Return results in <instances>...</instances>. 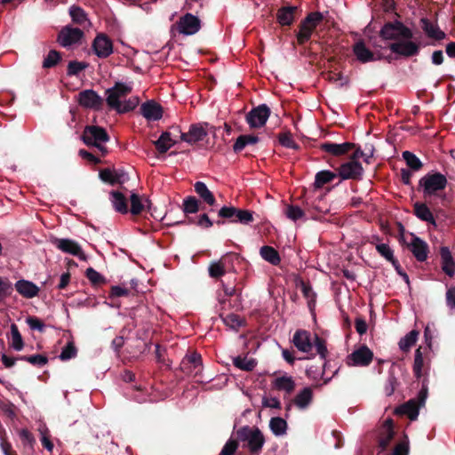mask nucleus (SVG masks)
I'll use <instances>...</instances> for the list:
<instances>
[{
  "instance_id": "obj_1",
  "label": "nucleus",
  "mask_w": 455,
  "mask_h": 455,
  "mask_svg": "<svg viewBox=\"0 0 455 455\" xmlns=\"http://www.w3.org/2000/svg\"><path fill=\"white\" fill-rule=\"evenodd\" d=\"M132 92V88L123 83L117 82L116 84L106 91L107 104L109 108L116 109L118 113H127L133 110L139 100L137 98L126 100L124 104L121 103L120 98L128 95Z\"/></svg>"
},
{
  "instance_id": "obj_2",
  "label": "nucleus",
  "mask_w": 455,
  "mask_h": 455,
  "mask_svg": "<svg viewBox=\"0 0 455 455\" xmlns=\"http://www.w3.org/2000/svg\"><path fill=\"white\" fill-rule=\"evenodd\" d=\"M81 140L88 147H94L101 156H105L108 150L104 143L110 140L106 129L98 125H86L81 135Z\"/></svg>"
},
{
  "instance_id": "obj_3",
  "label": "nucleus",
  "mask_w": 455,
  "mask_h": 455,
  "mask_svg": "<svg viewBox=\"0 0 455 455\" xmlns=\"http://www.w3.org/2000/svg\"><path fill=\"white\" fill-rule=\"evenodd\" d=\"M236 438L251 454H259L265 443V437L259 427L243 426L237 429Z\"/></svg>"
},
{
  "instance_id": "obj_4",
  "label": "nucleus",
  "mask_w": 455,
  "mask_h": 455,
  "mask_svg": "<svg viewBox=\"0 0 455 455\" xmlns=\"http://www.w3.org/2000/svg\"><path fill=\"white\" fill-rule=\"evenodd\" d=\"M447 183L445 175L438 172H429L419 180L418 190L422 191L424 198H427L444 190Z\"/></svg>"
},
{
  "instance_id": "obj_5",
  "label": "nucleus",
  "mask_w": 455,
  "mask_h": 455,
  "mask_svg": "<svg viewBox=\"0 0 455 455\" xmlns=\"http://www.w3.org/2000/svg\"><path fill=\"white\" fill-rule=\"evenodd\" d=\"M427 395V387L423 386L416 398L405 402L397 407L395 412L398 415H406L411 420H416L419 416V409L426 403Z\"/></svg>"
},
{
  "instance_id": "obj_6",
  "label": "nucleus",
  "mask_w": 455,
  "mask_h": 455,
  "mask_svg": "<svg viewBox=\"0 0 455 455\" xmlns=\"http://www.w3.org/2000/svg\"><path fill=\"white\" fill-rule=\"evenodd\" d=\"M379 36L384 40L411 39L413 33L403 22L395 20L385 23L379 31Z\"/></svg>"
},
{
  "instance_id": "obj_7",
  "label": "nucleus",
  "mask_w": 455,
  "mask_h": 455,
  "mask_svg": "<svg viewBox=\"0 0 455 455\" xmlns=\"http://www.w3.org/2000/svg\"><path fill=\"white\" fill-rule=\"evenodd\" d=\"M323 20V15L320 12H309L299 24V31L297 33L298 44L302 45L311 38L313 31Z\"/></svg>"
},
{
  "instance_id": "obj_8",
  "label": "nucleus",
  "mask_w": 455,
  "mask_h": 455,
  "mask_svg": "<svg viewBox=\"0 0 455 455\" xmlns=\"http://www.w3.org/2000/svg\"><path fill=\"white\" fill-rule=\"evenodd\" d=\"M337 176L340 180H362L363 178L364 170L359 161L347 160L341 164L339 167L335 168Z\"/></svg>"
},
{
  "instance_id": "obj_9",
  "label": "nucleus",
  "mask_w": 455,
  "mask_h": 455,
  "mask_svg": "<svg viewBox=\"0 0 455 455\" xmlns=\"http://www.w3.org/2000/svg\"><path fill=\"white\" fill-rule=\"evenodd\" d=\"M209 124L207 123H197L193 124L189 126L188 132H182L179 126L172 127L178 133L180 134V140L190 145H194L197 142L203 141L208 135L206 127Z\"/></svg>"
},
{
  "instance_id": "obj_10",
  "label": "nucleus",
  "mask_w": 455,
  "mask_h": 455,
  "mask_svg": "<svg viewBox=\"0 0 455 455\" xmlns=\"http://www.w3.org/2000/svg\"><path fill=\"white\" fill-rule=\"evenodd\" d=\"M270 114V108L266 104H260L258 107L252 108L247 113L245 120L250 128H261L266 124Z\"/></svg>"
},
{
  "instance_id": "obj_11",
  "label": "nucleus",
  "mask_w": 455,
  "mask_h": 455,
  "mask_svg": "<svg viewBox=\"0 0 455 455\" xmlns=\"http://www.w3.org/2000/svg\"><path fill=\"white\" fill-rule=\"evenodd\" d=\"M180 370L187 375L196 377L203 371L202 356L196 351L187 354L180 363Z\"/></svg>"
},
{
  "instance_id": "obj_12",
  "label": "nucleus",
  "mask_w": 455,
  "mask_h": 455,
  "mask_svg": "<svg viewBox=\"0 0 455 455\" xmlns=\"http://www.w3.org/2000/svg\"><path fill=\"white\" fill-rule=\"evenodd\" d=\"M410 235L411 242H406L403 246L407 247L419 262L426 261L429 253L427 243L413 233H410Z\"/></svg>"
},
{
  "instance_id": "obj_13",
  "label": "nucleus",
  "mask_w": 455,
  "mask_h": 455,
  "mask_svg": "<svg viewBox=\"0 0 455 455\" xmlns=\"http://www.w3.org/2000/svg\"><path fill=\"white\" fill-rule=\"evenodd\" d=\"M84 36L82 29L67 25L59 32L57 42L63 47H69L79 43Z\"/></svg>"
},
{
  "instance_id": "obj_14",
  "label": "nucleus",
  "mask_w": 455,
  "mask_h": 455,
  "mask_svg": "<svg viewBox=\"0 0 455 455\" xmlns=\"http://www.w3.org/2000/svg\"><path fill=\"white\" fill-rule=\"evenodd\" d=\"M176 27L180 34L192 36L200 30L201 20L198 17L188 12L180 18Z\"/></svg>"
},
{
  "instance_id": "obj_15",
  "label": "nucleus",
  "mask_w": 455,
  "mask_h": 455,
  "mask_svg": "<svg viewBox=\"0 0 455 455\" xmlns=\"http://www.w3.org/2000/svg\"><path fill=\"white\" fill-rule=\"evenodd\" d=\"M372 360V351L366 345H363L347 357V363L349 366H368Z\"/></svg>"
},
{
  "instance_id": "obj_16",
  "label": "nucleus",
  "mask_w": 455,
  "mask_h": 455,
  "mask_svg": "<svg viewBox=\"0 0 455 455\" xmlns=\"http://www.w3.org/2000/svg\"><path fill=\"white\" fill-rule=\"evenodd\" d=\"M52 243L63 252L74 255L81 260H86V255L83 251L81 246L74 240L53 237L52 239Z\"/></svg>"
},
{
  "instance_id": "obj_17",
  "label": "nucleus",
  "mask_w": 455,
  "mask_h": 455,
  "mask_svg": "<svg viewBox=\"0 0 455 455\" xmlns=\"http://www.w3.org/2000/svg\"><path fill=\"white\" fill-rule=\"evenodd\" d=\"M388 48L393 53L405 58L416 56L419 52V45L411 39H403V41L391 43Z\"/></svg>"
},
{
  "instance_id": "obj_18",
  "label": "nucleus",
  "mask_w": 455,
  "mask_h": 455,
  "mask_svg": "<svg viewBox=\"0 0 455 455\" xmlns=\"http://www.w3.org/2000/svg\"><path fill=\"white\" fill-rule=\"evenodd\" d=\"M92 48L100 59H106L113 53V42L105 34H98L92 41Z\"/></svg>"
},
{
  "instance_id": "obj_19",
  "label": "nucleus",
  "mask_w": 455,
  "mask_h": 455,
  "mask_svg": "<svg viewBox=\"0 0 455 455\" xmlns=\"http://www.w3.org/2000/svg\"><path fill=\"white\" fill-rule=\"evenodd\" d=\"M78 103L86 108L100 109L103 105V100L95 91L88 89L79 92Z\"/></svg>"
},
{
  "instance_id": "obj_20",
  "label": "nucleus",
  "mask_w": 455,
  "mask_h": 455,
  "mask_svg": "<svg viewBox=\"0 0 455 455\" xmlns=\"http://www.w3.org/2000/svg\"><path fill=\"white\" fill-rule=\"evenodd\" d=\"M353 52L356 59L362 63L371 62L383 58L381 54H378L376 56L374 52L366 47L365 43L363 40L357 41L353 45Z\"/></svg>"
},
{
  "instance_id": "obj_21",
  "label": "nucleus",
  "mask_w": 455,
  "mask_h": 455,
  "mask_svg": "<svg viewBox=\"0 0 455 455\" xmlns=\"http://www.w3.org/2000/svg\"><path fill=\"white\" fill-rule=\"evenodd\" d=\"M235 256L236 255L235 253H227L226 255L222 256L220 260L211 262L208 267L209 275L214 279H219L220 277L223 276L227 272V265Z\"/></svg>"
},
{
  "instance_id": "obj_22",
  "label": "nucleus",
  "mask_w": 455,
  "mask_h": 455,
  "mask_svg": "<svg viewBox=\"0 0 455 455\" xmlns=\"http://www.w3.org/2000/svg\"><path fill=\"white\" fill-rule=\"evenodd\" d=\"M355 148V144L352 142H344L337 144L333 142H323L319 145L320 150L329 153L334 156H341L347 154L350 150Z\"/></svg>"
},
{
  "instance_id": "obj_23",
  "label": "nucleus",
  "mask_w": 455,
  "mask_h": 455,
  "mask_svg": "<svg viewBox=\"0 0 455 455\" xmlns=\"http://www.w3.org/2000/svg\"><path fill=\"white\" fill-rule=\"evenodd\" d=\"M200 210V202L195 196H187L182 204V211L185 214V220H180L176 222H167V226H174V225H181L187 224L188 221L189 214L196 213Z\"/></svg>"
},
{
  "instance_id": "obj_24",
  "label": "nucleus",
  "mask_w": 455,
  "mask_h": 455,
  "mask_svg": "<svg viewBox=\"0 0 455 455\" xmlns=\"http://www.w3.org/2000/svg\"><path fill=\"white\" fill-rule=\"evenodd\" d=\"M163 112L162 106L154 100H148L140 106V114L149 121L160 120Z\"/></svg>"
},
{
  "instance_id": "obj_25",
  "label": "nucleus",
  "mask_w": 455,
  "mask_h": 455,
  "mask_svg": "<svg viewBox=\"0 0 455 455\" xmlns=\"http://www.w3.org/2000/svg\"><path fill=\"white\" fill-rule=\"evenodd\" d=\"M420 26L424 33L430 39L435 41H442L446 38V34L440 29L437 24H434L427 18L420 19Z\"/></svg>"
},
{
  "instance_id": "obj_26",
  "label": "nucleus",
  "mask_w": 455,
  "mask_h": 455,
  "mask_svg": "<svg viewBox=\"0 0 455 455\" xmlns=\"http://www.w3.org/2000/svg\"><path fill=\"white\" fill-rule=\"evenodd\" d=\"M394 436V421L392 419H387L382 425L379 437V446L381 448V451H385L389 446Z\"/></svg>"
},
{
  "instance_id": "obj_27",
  "label": "nucleus",
  "mask_w": 455,
  "mask_h": 455,
  "mask_svg": "<svg viewBox=\"0 0 455 455\" xmlns=\"http://www.w3.org/2000/svg\"><path fill=\"white\" fill-rule=\"evenodd\" d=\"M292 343L303 353H308L313 347V342L310 339V333L305 330H298L295 331Z\"/></svg>"
},
{
  "instance_id": "obj_28",
  "label": "nucleus",
  "mask_w": 455,
  "mask_h": 455,
  "mask_svg": "<svg viewBox=\"0 0 455 455\" xmlns=\"http://www.w3.org/2000/svg\"><path fill=\"white\" fill-rule=\"evenodd\" d=\"M440 257L442 270L450 277L455 275V259H453L450 249L446 246L440 248Z\"/></svg>"
},
{
  "instance_id": "obj_29",
  "label": "nucleus",
  "mask_w": 455,
  "mask_h": 455,
  "mask_svg": "<svg viewBox=\"0 0 455 455\" xmlns=\"http://www.w3.org/2000/svg\"><path fill=\"white\" fill-rule=\"evenodd\" d=\"M297 6H283L277 10L276 20L281 26H291L295 20Z\"/></svg>"
},
{
  "instance_id": "obj_30",
  "label": "nucleus",
  "mask_w": 455,
  "mask_h": 455,
  "mask_svg": "<svg viewBox=\"0 0 455 455\" xmlns=\"http://www.w3.org/2000/svg\"><path fill=\"white\" fill-rule=\"evenodd\" d=\"M14 287L22 297L27 299L34 298L39 292V288L34 283L24 279L17 281Z\"/></svg>"
},
{
  "instance_id": "obj_31",
  "label": "nucleus",
  "mask_w": 455,
  "mask_h": 455,
  "mask_svg": "<svg viewBox=\"0 0 455 455\" xmlns=\"http://www.w3.org/2000/svg\"><path fill=\"white\" fill-rule=\"evenodd\" d=\"M109 196L112 206L116 212L121 214L129 212L128 200L122 192L112 190Z\"/></svg>"
},
{
  "instance_id": "obj_32",
  "label": "nucleus",
  "mask_w": 455,
  "mask_h": 455,
  "mask_svg": "<svg viewBox=\"0 0 455 455\" xmlns=\"http://www.w3.org/2000/svg\"><path fill=\"white\" fill-rule=\"evenodd\" d=\"M413 213L420 220L436 226L435 217L426 204L416 202L413 204Z\"/></svg>"
},
{
  "instance_id": "obj_33",
  "label": "nucleus",
  "mask_w": 455,
  "mask_h": 455,
  "mask_svg": "<svg viewBox=\"0 0 455 455\" xmlns=\"http://www.w3.org/2000/svg\"><path fill=\"white\" fill-rule=\"evenodd\" d=\"M313 400V390L311 387H304L294 397L292 403L301 410H304L309 406Z\"/></svg>"
},
{
  "instance_id": "obj_34",
  "label": "nucleus",
  "mask_w": 455,
  "mask_h": 455,
  "mask_svg": "<svg viewBox=\"0 0 455 455\" xmlns=\"http://www.w3.org/2000/svg\"><path fill=\"white\" fill-rule=\"evenodd\" d=\"M195 192L199 197L207 204L213 206L216 204V199L212 191L209 190L205 183L196 181L194 185Z\"/></svg>"
},
{
  "instance_id": "obj_35",
  "label": "nucleus",
  "mask_w": 455,
  "mask_h": 455,
  "mask_svg": "<svg viewBox=\"0 0 455 455\" xmlns=\"http://www.w3.org/2000/svg\"><path fill=\"white\" fill-rule=\"evenodd\" d=\"M295 381L290 376H282L275 379L273 387L277 390H283L288 395L291 394L295 389Z\"/></svg>"
},
{
  "instance_id": "obj_36",
  "label": "nucleus",
  "mask_w": 455,
  "mask_h": 455,
  "mask_svg": "<svg viewBox=\"0 0 455 455\" xmlns=\"http://www.w3.org/2000/svg\"><path fill=\"white\" fill-rule=\"evenodd\" d=\"M259 141V138L257 135H240L233 146V150L235 153H240L245 147L255 145Z\"/></svg>"
},
{
  "instance_id": "obj_37",
  "label": "nucleus",
  "mask_w": 455,
  "mask_h": 455,
  "mask_svg": "<svg viewBox=\"0 0 455 455\" xmlns=\"http://www.w3.org/2000/svg\"><path fill=\"white\" fill-rule=\"evenodd\" d=\"M259 254L263 259L274 266H277L281 262L279 252L272 246H262L259 250Z\"/></svg>"
},
{
  "instance_id": "obj_38",
  "label": "nucleus",
  "mask_w": 455,
  "mask_h": 455,
  "mask_svg": "<svg viewBox=\"0 0 455 455\" xmlns=\"http://www.w3.org/2000/svg\"><path fill=\"white\" fill-rule=\"evenodd\" d=\"M69 15L72 21L76 25L84 26L87 22H89L85 11L80 6L72 5L69 8Z\"/></svg>"
},
{
  "instance_id": "obj_39",
  "label": "nucleus",
  "mask_w": 455,
  "mask_h": 455,
  "mask_svg": "<svg viewBox=\"0 0 455 455\" xmlns=\"http://www.w3.org/2000/svg\"><path fill=\"white\" fill-rule=\"evenodd\" d=\"M419 331L411 330L398 343L399 348L403 352H408L410 348L416 343L419 337Z\"/></svg>"
},
{
  "instance_id": "obj_40",
  "label": "nucleus",
  "mask_w": 455,
  "mask_h": 455,
  "mask_svg": "<svg viewBox=\"0 0 455 455\" xmlns=\"http://www.w3.org/2000/svg\"><path fill=\"white\" fill-rule=\"evenodd\" d=\"M131 208L129 212L133 216H138L145 210V204L142 197L137 193H132L130 196Z\"/></svg>"
},
{
  "instance_id": "obj_41",
  "label": "nucleus",
  "mask_w": 455,
  "mask_h": 455,
  "mask_svg": "<svg viewBox=\"0 0 455 455\" xmlns=\"http://www.w3.org/2000/svg\"><path fill=\"white\" fill-rule=\"evenodd\" d=\"M299 287L303 296L307 299V306L312 310L315 304L316 294L314 292L311 284L308 282L301 280Z\"/></svg>"
},
{
  "instance_id": "obj_42",
  "label": "nucleus",
  "mask_w": 455,
  "mask_h": 455,
  "mask_svg": "<svg viewBox=\"0 0 455 455\" xmlns=\"http://www.w3.org/2000/svg\"><path fill=\"white\" fill-rule=\"evenodd\" d=\"M269 427L275 435H283L287 430V422L280 417H274L269 421Z\"/></svg>"
},
{
  "instance_id": "obj_43",
  "label": "nucleus",
  "mask_w": 455,
  "mask_h": 455,
  "mask_svg": "<svg viewBox=\"0 0 455 455\" xmlns=\"http://www.w3.org/2000/svg\"><path fill=\"white\" fill-rule=\"evenodd\" d=\"M337 176V172L331 171H321L315 174V187L317 188H322L323 185L332 181Z\"/></svg>"
},
{
  "instance_id": "obj_44",
  "label": "nucleus",
  "mask_w": 455,
  "mask_h": 455,
  "mask_svg": "<svg viewBox=\"0 0 455 455\" xmlns=\"http://www.w3.org/2000/svg\"><path fill=\"white\" fill-rule=\"evenodd\" d=\"M220 316L222 318L223 323L227 326L234 330H237L241 326L245 325V320L242 319L238 315L231 313L224 316L222 314H220Z\"/></svg>"
},
{
  "instance_id": "obj_45",
  "label": "nucleus",
  "mask_w": 455,
  "mask_h": 455,
  "mask_svg": "<svg viewBox=\"0 0 455 455\" xmlns=\"http://www.w3.org/2000/svg\"><path fill=\"white\" fill-rule=\"evenodd\" d=\"M12 347L16 351H21L24 347V341L17 324H11Z\"/></svg>"
},
{
  "instance_id": "obj_46",
  "label": "nucleus",
  "mask_w": 455,
  "mask_h": 455,
  "mask_svg": "<svg viewBox=\"0 0 455 455\" xmlns=\"http://www.w3.org/2000/svg\"><path fill=\"white\" fill-rule=\"evenodd\" d=\"M279 143L286 148L294 150H299L300 146L292 139V134L290 131L281 132L277 136Z\"/></svg>"
},
{
  "instance_id": "obj_47",
  "label": "nucleus",
  "mask_w": 455,
  "mask_h": 455,
  "mask_svg": "<svg viewBox=\"0 0 455 455\" xmlns=\"http://www.w3.org/2000/svg\"><path fill=\"white\" fill-rule=\"evenodd\" d=\"M403 157L411 171H419L423 166L419 158L410 151L403 152Z\"/></svg>"
},
{
  "instance_id": "obj_48",
  "label": "nucleus",
  "mask_w": 455,
  "mask_h": 455,
  "mask_svg": "<svg viewBox=\"0 0 455 455\" xmlns=\"http://www.w3.org/2000/svg\"><path fill=\"white\" fill-rule=\"evenodd\" d=\"M85 276L93 286H100L107 283V279L100 273L96 271L93 267H88L85 272Z\"/></svg>"
},
{
  "instance_id": "obj_49",
  "label": "nucleus",
  "mask_w": 455,
  "mask_h": 455,
  "mask_svg": "<svg viewBox=\"0 0 455 455\" xmlns=\"http://www.w3.org/2000/svg\"><path fill=\"white\" fill-rule=\"evenodd\" d=\"M0 411L12 420L17 417V407L9 400H0Z\"/></svg>"
},
{
  "instance_id": "obj_50",
  "label": "nucleus",
  "mask_w": 455,
  "mask_h": 455,
  "mask_svg": "<svg viewBox=\"0 0 455 455\" xmlns=\"http://www.w3.org/2000/svg\"><path fill=\"white\" fill-rule=\"evenodd\" d=\"M236 218L235 223L249 225L254 221L253 212L236 208Z\"/></svg>"
},
{
  "instance_id": "obj_51",
  "label": "nucleus",
  "mask_w": 455,
  "mask_h": 455,
  "mask_svg": "<svg viewBox=\"0 0 455 455\" xmlns=\"http://www.w3.org/2000/svg\"><path fill=\"white\" fill-rule=\"evenodd\" d=\"M61 60V54L56 50H51L44 59L43 68H52Z\"/></svg>"
},
{
  "instance_id": "obj_52",
  "label": "nucleus",
  "mask_w": 455,
  "mask_h": 455,
  "mask_svg": "<svg viewBox=\"0 0 455 455\" xmlns=\"http://www.w3.org/2000/svg\"><path fill=\"white\" fill-rule=\"evenodd\" d=\"M18 359L26 361L33 365L39 367L44 366L48 363V358L45 355L40 354L31 355H20L18 357Z\"/></svg>"
},
{
  "instance_id": "obj_53",
  "label": "nucleus",
  "mask_w": 455,
  "mask_h": 455,
  "mask_svg": "<svg viewBox=\"0 0 455 455\" xmlns=\"http://www.w3.org/2000/svg\"><path fill=\"white\" fill-rule=\"evenodd\" d=\"M398 386H399V381L395 375L394 370L390 369L388 371L387 384L385 386L386 395H387V396L392 395Z\"/></svg>"
},
{
  "instance_id": "obj_54",
  "label": "nucleus",
  "mask_w": 455,
  "mask_h": 455,
  "mask_svg": "<svg viewBox=\"0 0 455 455\" xmlns=\"http://www.w3.org/2000/svg\"><path fill=\"white\" fill-rule=\"evenodd\" d=\"M89 66L86 62L71 60L68 64L67 74L69 76H77L81 71L87 68Z\"/></svg>"
},
{
  "instance_id": "obj_55",
  "label": "nucleus",
  "mask_w": 455,
  "mask_h": 455,
  "mask_svg": "<svg viewBox=\"0 0 455 455\" xmlns=\"http://www.w3.org/2000/svg\"><path fill=\"white\" fill-rule=\"evenodd\" d=\"M256 362L253 359H246L241 356H237L234 359V365L243 371H252L256 366Z\"/></svg>"
},
{
  "instance_id": "obj_56",
  "label": "nucleus",
  "mask_w": 455,
  "mask_h": 455,
  "mask_svg": "<svg viewBox=\"0 0 455 455\" xmlns=\"http://www.w3.org/2000/svg\"><path fill=\"white\" fill-rule=\"evenodd\" d=\"M424 365L423 355L421 353V347H419L415 351L413 372L416 378H420L422 375V368Z\"/></svg>"
},
{
  "instance_id": "obj_57",
  "label": "nucleus",
  "mask_w": 455,
  "mask_h": 455,
  "mask_svg": "<svg viewBox=\"0 0 455 455\" xmlns=\"http://www.w3.org/2000/svg\"><path fill=\"white\" fill-rule=\"evenodd\" d=\"M285 215L287 216L288 219L296 221L298 220L302 219L305 215V212L300 207L293 204H289L285 209Z\"/></svg>"
},
{
  "instance_id": "obj_58",
  "label": "nucleus",
  "mask_w": 455,
  "mask_h": 455,
  "mask_svg": "<svg viewBox=\"0 0 455 455\" xmlns=\"http://www.w3.org/2000/svg\"><path fill=\"white\" fill-rule=\"evenodd\" d=\"M236 207L235 206H223L218 212V216L220 219L228 220L232 223H235V219L236 218Z\"/></svg>"
},
{
  "instance_id": "obj_59",
  "label": "nucleus",
  "mask_w": 455,
  "mask_h": 455,
  "mask_svg": "<svg viewBox=\"0 0 455 455\" xmlns=\"http://www.w3.org/2000/svg\"><path fill=\"white\" fill-rule=\"evenodd\" d=\"M187 224H196L204 228H209L212 227L213 222L210 220L209 216L206 213L201 214L197 220L193 217H188V221Z\"/></svg>"
},
{
  "instance_id": "obj_60",
  "label": "nucleus",
  "mask_w": 455,
  "mask_h": 455,
  "mask_svg": "<svg viewBox=\"0 0 455 455\" xmlns=\"http://www.w3.org/2000/svg\"><path fill=\"white\" fill-rule=\"evenodd\" d=\"M100 179L107 184L115 186L116 185V180L115 177V169L104 168L100 170L99 172Z\"/></svg>"
},
{
  "instance_id": "obj_61",
  "label": "nucleus",
  "mask_w": 455,
  "mask_h": 455,
  "mask_svg": "<svg viewBox=\"0 0 455 455\" xmlns=\"http://www.w3.org/2000/svg\"><path fill=\"white\" fill-rule=\"evenodd\" d=\"M409 451V438L406 435H403V438L395 444L393 451V455H408Z\"/></svg>"
},
{
  "instance_id": "obj_62",
  "label": "nucleus",
  "mask_w": 455,
  "mask_h": 455,
  "mask_svg": "<svg viewBox=\"0 0 455 455\" xmlns=\"http://www.w3.org/2000/svg\"><path fill=\"white\" fill-rule=\"evenodd\" d=\"M377 251L385 258L387 261L392 263L396 259L394 256V251L387 243H379L376 245Z\"/></svg>"
},
{
  "instance_id": "obj_63",
  "label": "nucleus",
  "mask_w": 455,
  "mask_h": 455,
  "mask_svg": "<svg viewBox=\"0 0 455 455\" xmlns=\"http://www.w3.org/2000/svg\"><path fill=\"white\" fill-rule=\"evenodd\" d=\"M77 349L73 342H68L63 348L60 355V359L67 361L76 356Z\"/></svg>"
},
{
  "instance_id": "obj_64",
  "label": "nucleus",
  "mask_w": 455,
  "mask_h": 455,
  "mask_svg": "<svg viewBox=\"0 0 455 455\" xmlns=\"http://www.w3.org/2000/svg\"><path fill=\"white\" fill-rule=\"evenodd\" d=\"M313 344L315 345L316 352L320 355L321 359L324 360L328 354L325 340L318 335H315Z\"/></svg>"
}]
</instances>
